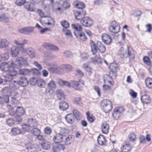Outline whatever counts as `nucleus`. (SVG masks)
Masks as SVG:
<instances>
[{"label":"nucleus","mask_w":152,"mask_h":152,"mask_svg":"<svg viewBox=\"0 0 152 152\" xmlns=\"http://www.w3.org/2000/svg\"><path fill=\"white\" fill-rule=\"evenodd\" d=\"M25 112V111L23 107H17L16 109L14 110V111L12 110L10 111V115L14 117L17 121L20 122L21 121L20 117L23 115Z\"/></svg>","instance_id":"1"},{"label":"nucleus","mask_w":152,"mask_h":152,"mask_svg":"<svg viewBox=\"0 0 152 152\" xmlns=\"http://www.w3.org/2000/svg\"><path fill=\"white\" fill-rule=\"evenodd\" d=\"M100 104L102 109L106 113L110 111L112 108V102L109 100L105 99L102 100Z\"/></svg>","instance_id":"2"},{"label":"nucleus","mask_w":152,"mask_h":152,"mask_svg":"<svg viewBox=\"0 0 152 152\" xmlns=\"http://www.w3.org/2000/svg\"><path fill=\"white\" fill-rule=\"evenodd\" d=\"M6 75H3L5 79H4L5 83L9 82L10 83L12 80L13 77L18 75V72L15 69H12L11 71H8Z\"/></svg>","instance_id":"3"},{"label":"nucleus","mask_w":152,"mask_h":152,"mask_svg":"<svg viewBox=\"0 0 152 152\" xmlns=\"http://www.w3.org/2000/svg\"><path fill=\"white\" fill-rule=\"evenodd\" d=\"M109 30L111 32L116 34L119 32L120 27L117 22L113 21L111 23L109 27Z\"/></svg>","instance_id":"4"},{"label":"nucleus","mask_w":152,"mask_h":152,"mask_svg":"<svg viewBox=\"0 0 152 152\" xmlns=\"http://www.w3.org/2000/svg\"><path fill=\"white\" fill-rule=\"evenodd\" d=\"M40 22L43 26L45 25H54L55 22L54 20L50 17L45 16L43 18L40 19Z\"/></svg>","instance_id":"5"},{"label":"nucleus","mask_w":152,"mask_h":152,"mask_svg":"<svg viewBox=\"0 0 152 152\" xmlns=\"http://www.w3.org/2000/svg\"><path fill=\"white\" fill-rule=\"evenodd\" d=\"M12 67L13 68H15L16 67V65L13 61H11L10 63ZM10 67L9 64L7 63L6 62H4L1 64L0 65V68L3 70L7 72V73L8 72V71H11L12 69H9V68Z\"/></svg>","instance_id":"6"},{"label":"nucleus","mask_w":152,"mask_h":152,"mask_svg":"<svg viewBox=\"0 0 152 152\" xmlns=\"http://www.w3.org/2000/svg\"><path fill=\"white\" fill-rule=\"evenodd\" d=\"M48 88H46L45 92L46 93H50L51 91L55 89L56 88V82L53 80H51L47 83Z\"/></svg>","instance_id":"7"},{"label":"nucleus","mask_w":152,"mask_h":152,"mask_svg":"<svg viewBox=\"0 0 152 152\" xmlns=\"http://www.w3.org/2000/svg\"><path fill=\"white\" fill-rule=\"evenodd\" d=\"M80 23L83 26L86 27H90L93 24V20L88 17H85L82 19L80 20Z\"/></svg>","instance_id":"8"},{"label":"nucleus","mask_w":152,"mask_h":152,"mask_svg":"<svg viewBox=\"0 0 152 152\" xmlns=\"http://www.w3.org/2000/svg\"><path fill=\"white\" fill-rule=\"evenodd\" d=\"M34 29V27L32 26H28L19 29L18 32L21 34H28L32 32Z\"/></svg>","instance_id":"9"},{"label":"nucleus","mask_w":152,"mask_h":152,"mask_svg":"<svg viewBox=\"0 0 152 152\" xmlns=\"http://www.w3.org/2000/svg\"><path fill=\"white\" fill-rule=\"evenodd\" d=\"M65 147L63 144L59 143H54L53 145L52 150L53 152H58L61 150H64Z\"/></svg>","instance_id":"10"},{"label":"nucleus","mask_w":152,"mask_h":152,"mask_svg":"<svg viewBox=\"0 0 152 152\" xmlns=\"http://www.w3.org/2000/svg\"><path fill=\"white\" fill-rule=\"evenodd\" d=\"M102 38L103 42L107 45H109L112 41L110 36L106 33H104L102 34Z\"/></svg>","instance_id":"11"},{"label":"nucleus","mask_w":152,"mask_h":152,"mask_svg":"<svg viewBox=\"0 0 152 152\" xmlns=\"http://www.w3.org/2000/svg\"><path fill=\"white\" fill-rule=\"evenodd\" d=\"M46 65L48 66V70L51 73L55 72L57 69L58 66L57 65L54 63H49L48 62H44Z\"/></svg>","instance_id":"12"},{"label":"nucleus","mask_w":152,"mask_h":152,"mask_svg":"<svg viewBox=\"0 0 152 152\" xmlns=\"http://www.w3.org/2000/svg\"><path fill=\"white\" fill-rule=\"evenodd\" d=\"M124 111L123 108L122 107H118L115 108L113 113V115L115 118L119 117L120 114Z\"/></svg>","instance_id":"13"},{"label":"nucleus","mask_w":152,"mask_h":152,"mask_svg":"<svg viewBox=\"0 0 152 152\" xmlns=\"http://www.w3.org/2000/svg\"><path fill=\"white\" fill-rule=\"evenodd\" d=\"M16 61L19 62L20 66L24 65L27 66L28 65V61L26 58H23L22 57H18L16 59Z\"/></svg>","instance_id":"14"},{"label":"nucleus","mask_w":152,"mask_h":152,"mask_svg":"<svg viewBox=\"0 0 152 152\" xmlns=\"http://www.w3.org/2000/svg\"><path fill=\"white\" fill-rule=\"evenodd\" d=\"M74 34L76 37L81 41H84L87 39V37L83 31Z\"/></svg>","instance_id":"15"},{"label":"nucleus","mask_w":152,"mask_h":152,"mask_svg":"<svg viewBox=\"0 0 152 152\" xmlns=\"http://www.w3.org/2000/svg\"><path fill=\"white\" fill-rule=\"evenodd\" d=\"M127 58L129 57L130 60L133 59L135 57L134 52L132 48H126Z\"/></svg>","instance_id":"16"},{"label":"nucleus","mask_w":152,"mask_h":152,"mask_svg":"<svg viewBox=\"0 0 152 152\" xmlns=\"http://www.w3.org/2000/svg\"><path fill=\"white\" fill-rule=\"evenodd\" d=\"M9 85L10 88L13 90L18 89L20 86L18 82L14 80L11 81Z\"/></svg>","instance_id":"17"},{"label":"nucleus","mask_w":152,"mask_h":152,"mask_svg":"<svg viewBox=\"0 0 152 152\" xmlns=\"http://www.w3.org/2000/svg\"><path fill=\"white\" fill-rule=\"evenodd\" d=\"M64 138L63 137L61 134L57 133L56 135L54 136L53 138V141H55V142L54 143H58V142H61L63 140V139Z\"/></svg>","instance_id":"18"},{"label":"nucleus","mask_w":152,"mask_h":152,"mask_svg":"<svg viewBox=\"0 0 152 152\" xmlns=\"http://www.w3.org/2000/svg\"><path fill=\"white\" fill-rule=\"evenodd\" d=\"M65 118L67 122L71 124H73L75 121V116L72 113L67 114Z\"/></svg>","instance_id":"19"},{"label":"nucleus","mask_w":152,"mask_h":152,"mask_svg":"<svg viewBox=\"0 0 152 152\" xmlns=\"http://www.w3.org/2000/svg\"><path fill=\"white\" fill-rule=\"evenodd\" d=\"M65 138L64 142L66 145H69L71 144L74 140V136L69 135L64 138Z\"/></svg>","instance_id":"20"},{"label":"nucleus","mask_w":152,"mask_h":152,"mask_svg":"<svg viewBox=\"0 0 152 152\" xmlns=\"http://www.w3.org/2000/svg\"><path fill=\"white\" fill-rule=\"evenodd\" d=\"M109 125L107 122H104L102 125L101 129L103 133L107 134L109 132Z\"/></svg>","instance_id":"21"},{"label":"nucleus","mask_w":152,"mask_h":152,"mask_svg":"<svg viewBox=\"0 0 152 152\" xmlns=\"http://www.w3.org/2000/svg\"><path fill=\"white\" fill-rule=\"evenodd\" d=\"M109 68L112 74L115 76L116 74L115 72L118 70V65L112 63L110 64Z\"/></svg>","instance_id":"22"},{"label":"nucleus","mask_w":152,"mask_h":152,"mask_svg":"<svg viewBox=\"0 0 152 152\" xmlns=\"http://www.w3.org/2000/svg\"><path fill=\"white\" fill-rule=\"evenodd\" d=\"M71 26L72 28L75 30L74 32V34H77V33L83 31L82 27L80 24H72Z\"/></svg>","instance_id":"23"},{"label":"nucleus","mask_w":152,"mask_h":152,"mask_svg":"<svg viewBox=\"0 0 152 152\" xmlns=\"http://www.w3.org/2000/svg\"><path fill=\"white\" fill-rule=\"evenodd\" d=\"M73 5L75 7L79 9H83L85 7L84 3L78 1H76L73 2Z\"/></svg>","instance_id":"24"},{"label":"nucleus","mask_w":152,"mask_h":152,"mask_svg":"<svg viewBox=\"0 0 152 152\" xmlns=\"http://www.w3.org/2000/svg\"><path fill=\"white\" fill-rule=\"evenodd\" d=\"M141 100L143 103L149 104L151 101V98L148 95L145 94L141 97Z\"/></svg>","instance_id":"25"},{"label":"nucleus","mask_w":152,"mask_h":152,"mask_svg":"<svg viewBox=\"0 0 152 152\" xmlns=\"http://www.w3.org/2000/svg\"><path fill=\"white\" fill-rule=\"evenodd\" d=\"M102 61V60L99 56H96L94 58H91L90 59L89 61L90 62L94 64L101 63Z\"/></svg>","instance_id":"26"},{"label":"nucleus","mask_w":152,"mask_h":152,"mask_svg":"<svg viewBox=\"0 0 152 152\" xmlns=\"http://www.w3.org/2000/svg\"><path fill=\"white\" fill-rule=\"evenodd\" d=\"M23 5L25 8L31 12L34 11L33 5L31 3L29 2H26V1Z\"/></svg>","instance_id":"27"},{"label":"nucleus","mask_w":152,"mask_h":152,"mask_svg":"<svg viewBox=\"0 0 152 152\" xmlns=\"http://www.w3.org/2000/svg\"><path fill=\"white\" fill-rule=\"evenodd\" d=\"M126 49L125 48H121L118 52V55L121 58H127Z\"/></svg>","instance_id":"28"},{"label":"nucleus","mask_w":152,"mask_h":152,"mask_svg":"<svg viewBox=\"0 0 152 152\" xmlns=\"http://www.w3.org/2000/svg\"><path fill=\"white\" fill-rule=\"evenodd\" d=\"M97 142L99 145H103L105 143L106 140L103 135H100L98 137Z\"/></svg>","instance_id":"29"},{"label":"nucleus","mask_w":152,"mask_h":152,"mask_svg":"<svg viewBox=\"0 0 152 152\" xmlns=\"http://www.w3.org/2000/svg\"><path fill=\"white\" fill-rule=\"evenodd\" d=\"M18 83L19 85L24 87L26 86L28 83L27 79L25 77H21L19 79Z\"/></svg>","instance_id":"30"},{"label":"nucleus","mask_w":152,"mask_h":152,"mask_svg":"<svg viewBox=\"0 0 152 152\" xmlns=\"http://www.w3.org/2000/svg\"><path fill=\"white\" fill-rule=\"evenodd\" d=\"M9 101V96L8 95L0 96V104H4L5 103H8Z\"/></svg>","instance_id":"31"},{"label":"nucleus","mask_w":152,"mask_h":152,"mask_svg":"<svg viewBox=\"0 0 152 152\" xmlns=\"http://www.w3.org/2000/svg\"><path fill=\"white\" fill-rule=\"evenodd\" d=\"M121 152H130L131 147L129 144H126L122 146L121 148Z\"/></svg>","instance_id":"32"},{"label":"nucleus","mask_w":152,"mask_h":152,"mask_svg":"<svg viewBox=\"0 0 152 152\" xmlns=\"http://www.w3.org/2000/svg\"><path fill=\"white\" fill-rule=\"evenodd\" d=\"M41 145L42 148L45 150L49 149L51 148L50 143L47 141L42 142Z\"/></svg>","instance_id":"33"},{"label":"nucleus","mask_w":152,"mask_h":152,"mask_svg":"<svg viewBox=\"0 0 152 152\" xmlns=\"http://www.w3.org/2000/svg\"><path fill=\"white\" fill-rule=\"evenodd\" d=\"M57 97L59 99H64L65 95L64 92L61 89H58L56 91Z\"/></svg>","instance_id":"34"},{"label":"nucleus","mask_w":152,"mask_h":152,"mask_svg":"<svg viewBox=\"0 0 152 152\" xmlns=\"http://www.w3.org/2000/svg\"><path fill=\"white\" fill-rule=\"evenodd\" d=\"M28 123L32 127H36L37 126V121L33 118H29L28 120Z\"/></svg>","instance_id":"35"},{"label":"nucleus","mask_w":152,"mask_h":152,"mask_svg":"<svg viewBox=\"0 0 152 152\" xmlns=\"http://www.w3.org/2000/svg\"><path fill=\"white\" fill-rule=\"evenodd\" d=\"M30 73V70L26 69H20L18 72V74H19L22 75H29Z\"/></svg>","instance_id":"36"},{"label":"nucleus","mask_w":152,"mask_h":152,"mask_svg":"<svg viewBox=\"0 0 152 152\" xmlns=\"http://www.w3.org/2000/svg\"><path fill=\"white\" fill-rule=\"evenodd\" d=\"M69 107L68 104L64 102H61L59 104V108L62 110H66Z\"/></svg>","instance_id":"37"},{"label":"nucleus","mask_w":152,"mask_h":152,"mask_svg":"<svg viewBox=\"0 0 152 152\" xmlns=\"http://www.w3.org/2000/svg\"><path fill=\"white\" fill-rule=\"evenodd\" d=\"M10 44L9 42L5 39H1L0 42V48H6Z\"/></svg>","instance_id":"38"},{"label":"nucleus","mask_w":152,"mask_h":152,"mask_svg":"<svg viewBox=\"0 0 152 152\" xmlns=\"http://www.w3.org/2000/svg\"><path fill=\"white\" fill-rule=\"evenodd\" d=\"M37 84L40 88H44L46 86V82L44 80L39 79L37 80Z\"/></svg>","instance_id":"39"},{"label":"nucleus","mask_w":152,"mask_h":152,"mask_svg":"<svg viewBox=\"0 0 152 152\" xmlns=\"http://www.w3.org/2000/svg\"><path fill=\"white\" fill-rule=\"evenodd\" d=\"M101 53H104L106 50V48H91V51L93 55L96 54L97 53V50Z\"/></svg>","instance_id":"40"},{"label":"nucleus","mask_w":152,"mask_h":152,"mask_svg":"<svg viewBox=\"0 0 152 152\" xmlns=\"http://www.w3.org/2000/svg\"><path fill=\"white\" fill-rule=\"evenodd\" d=\"M69 130L66 128H63L61 129L60 133L64 138L68 136Z\"/></svg>","instance_id":"41"},{"label":"nucleus","mask_w":152,"mask_h":152,"mask_svg":"<svg viewBox=\"0 0 152 152\" xmlns=\"http://www.w3.org/2000/svg\"><path fill=\"white\" fill-rule=\"evenodd\" d=\"M11 132L14 135H16L22 133V131L20 129L17 127L12 128L11 129Z\"/></svg>","instance_id":"42"},{"label":"nucleus","mask_w":152,"mask_h":152,"mask_svg":"<svg viewBox=\"0 0 152 152\" xmlns=\"http://www.w3.org/2000/svg\"><path fill=\"white\" fill-rule=\"evenodd\" d=\"M145 83L146 86L149 88H152V79L148 77L145 80Z\"/></svg>","instance_id":"43"},{"label":"nucleus","mask_w":152,"mask_h":152,"mask_svg":"<svg viewBox=\"0 0 152 152\" xmlns=\"http://www.w3.org/2000/svg\"><path fill=\"white\" fill-rule=\"evenodd\" d=\"M19 48H11V52L12 56L15 57L19 54Z\"/></svg>","instance_id":"44"},{"label":"nucleus","mask_w":152,"mask_h":152,"mask_svg":"<svg viewBox=\"0 0 152 152\" xmlns=\"http://www.w3.org/2000/svg\"><path fill=\"white\" fill-rule=\"evenodd\" d=\"M87 118L88 121L91 123L93 122L95 120L94 116L92 115H90L89 112L88 111L86 113Z\"/></svg>","instance_id":"45"},{"label":"nucleus","mask_w":152,"mask_h":152,"mask_svg":"<svg viewBox=\"0 0 152 152\" xmlns=\"http://www.w3.org/2000/svg\"><path fill=\"white\" fill-rule=\"evenodd\" d=\"M31 132L34 135L37 136L40 134L41 131L38 129L34 128L31 130Z\"/></svg>","instance_id":"46"},{"label":"nucleus","mask_w":152,"mask_h":152,"mask_svg":"<svg viewBox=\"0 0 152 152\" xmlns=\"http://www.w3.org/2000/svg\"><path fill=\"white\" fill-rule=\"evenodd\" d=\"M63 32L68 38H72V35L70 31L67 29H63Z\"/></svg>","instance_id":"47"},{"label":"nucleus","mask_w":152,"mask_h":152,"mask_svg":"<svg viewBox=\"0 0 152 152\" xmlns=\"http://www.w3.org/2000/svg\"><path fill=\"white\" fill-rule=\"evenodd\" d=\"M71 85L73 88L77 90H79V82L76 81H73L71 82Z\"/></svg>","instance_id":"48"},{"label":"nucleus","mask_w":152,"mask_h":152,"mask_svg":"<svg viewBox=\"0 0 152 152\" xmlns=\"http://www.w3.org/2000/svg\"><path fill=\"white\" fill-rule=\"evenodd\" d=\"M74 14L76 19L77 20H81L83 17L80 12L77 11H74Z\"/></svg>","instance_id":"49"},{"label":"nucleus","mask_w":152,"mask_h":152,"mask_svg":"<svg viewBox=\"0 0 152 152\" xmlns=\"http://www.w3.org/2000/svg\"><path fill=\"white\" fill-rule=\"evenodd\" d=\"M73 113L75 117L77 120L80 119L81 114L77 110L75 109L73 110Z\"/></svg>","instance_id":"50"},{"label":"nucleus","mask_w":152,"mask_h":152,"mask_svg":"<svg viewBox=\"0 0 152 152\" xmlns=\"http://www.w3.org/2000/svg\"><path fill=\"white\" fill-rule=\"evenodd\" d=\"M103 90L105 92L110 93L111 92V87L106 85H104L103 86Z\"/></svg>","instance_id":"51"},{"label":"nucleus","mask_w":152,"mask_h":152,"mask_svg":"<svg viewBox=\"0 0 152 152\" xmlns=\"http://www.w3.org/2000/svg\"><path fill=\"white\" fill-rule=\"evenodd\" d=\"M61 23L62 26L64 28L63 29H66L69 27V23L65 20L61 21Z\"/></svg>","instance_id":"52"},{"label":"nucleus","mask_w":152,"mask_h":152,"mask_svg":"<svg viewBox=\"0 0 152 152\" xmlns=\"http://www.w3.org/2000/svg\"><path fill=\"white\" fill-rule=\"evenodd\" d=\"M81 99V98L80 97H76L74 99V102L75 104L81 106L82 103Z\"/></svg>","instance_id":"53"},{"label":"nucleus","mask_w":152,"mask_h":152,"mask_svg":"<svg viewBox=\"0 0 152 152\" xmlns=\"http://www.w3.org/2000/svg\"><path fill=\"white\" fill-rule=\"evenodd\" d=\"M144 62L147 65L150 66L151 65V61L149 58L145 56L143 58Z\"/></svg>","instance_id":"54"},{"label":"nucleus","mask_w":152,"mask_h":152,"mask_svg":"<svg viewBox=\"0 0 152 152\" xmlns=\"http://www.w3.org/2000/svg\"><path fill=\"white\" fill-rule=\"evenodd\" d=\"M129 140L131 141H134L136 139V135L134 133L130 134L129 136Z\"/></svg>","instance_id":"55"},{"label":"nucleus","mask_w":152,"mask_h":152,"mask_svg":"<svg viewBox=\"0 0 152 152\" xmlns=\"http://www.w3.org/2000/svg\"><path fill=\"white\" fill-rule=\"evenodd\" d=\"M26 0H16L15 1V4L18 6H21L25 2Z\"/></svg>","instance_id":"56"},{"label":"nucleus","mask_w":152,"mask_h":152,"mask_svg":"<svg viewBox=\"0 0 152 152\" xmlns=\"http://www.w3.org/2000/svg\"><path fill=\"white\" fill-rule=\"evenodd\" d=\"M22 126L23 130L28 132L32 128L29 124H24Z\"/></svg>","instance_id":"57"},{"label":"nucleus","mask_w":152,"mask_h":152,"mask_svg":"<svg viewBox=\"0 0 152 152\" xmlns=\"http://www.w3.org/2000/svg\"><path fill=\"white\" fill-rule=\"evenodd\" d=\"M139 140L140 143L145 144L146 142L145 138L143 135H140L139 137Z\"/></svg>","instance_id":"58"},{"label":"nucleus","mask_w":152,"mask_h":152,"mask_svg":"<svg viewBox=\"0 0 152 152\" xmlns=\"http://www.w3.org/2000/svg\"><path fill=\"white\" fill-rule=\"evenodd\" d=\"M44 48H57L53 44L49 43H44L42 45Z\"/></svg>","instance_id":"59"},{"label":"nucleus","mask_w":152,"mask_h":152,"mask_svg":"<svg viewBox=\"0 0 152 152\" xmlns=\"http://www.w3.org/2000/svg\"><path fill=\"white\" fill-rule=\"evenodd\" d=\"M141 12L139 10H134L132 12V15L135 17L140 16L141 15Z\"/></svg>","instance_id":"60"},{"label":"nucleus","mask_w":152,"mask_h":152,"mask_svg":"<svg viewBox=\"0 0 152 152\" xmlns=\"http://www.w3.org/2000/svg\"><path fill=\"white\" fill-rule=\"evenodd\" d=\"M63 67L65 69L67 72L70 71L72 69V66L69 64L64 65Z\"/></svg>","instance_id":"61"},{"label":"nucleus","mask_w":152,"mask_h":152,"mask_svg":"<svg viewBox=\"0 0 152 152\" xmlns=\"http://www.w3.org/2000/svg\"><path fill=\"white\" fill-rule=\"evenodd\" d=\"M7 123L8 126H12L14 124V121L13 119L9 118L7 120Z\"/></svg>","instance_id":"62"},{"label":"nucleus","mask_w":152,"mask_h":152,"mask_svg":"<svg viewBox=\"0 0 152 152\" xmlns=\"http://www.w3.org/2000/svg\"><path fill=\"white\" fill-rule=\"evenodd\" d=\"M0 20L5 22H8L9 21V19L5 16L1 15L0 16Z\"/></svg>","instance_id":"63"},{"label":"nucleus","mask_w":152,"mask_h":152,"mask_svg":"<svg viewBox=\"0 0 152 152\" xmlns=\"http://www.w3.org/2000/svg\"><path fill=\"white\" fill-rule=\"evenodd\" d=\"M44 132L45 134L49 135L52 132V130L50 127H47L44 129Z\"/></svg>","instance_id":"64"}]
</instances>
